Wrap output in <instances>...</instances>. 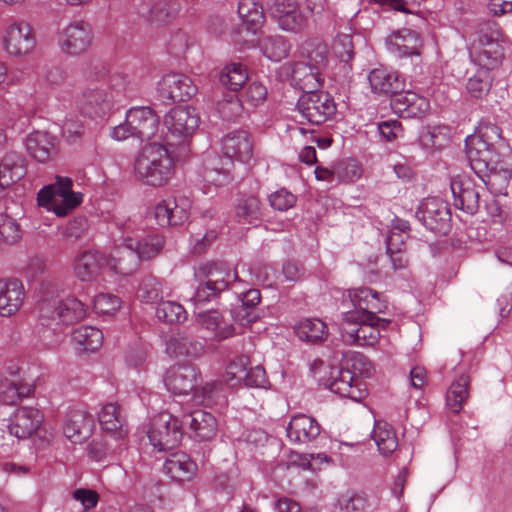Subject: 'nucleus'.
Instances as JSON below:
<instances>
[{"instance_id":"obj_1","label":"nucleus","mask_w":512,"mask_h":512,"mask_svg":"<svg viewBox=\"0 0 512 512\" xmlns=\"http://www.w3.org/2000/svg\"><path fill=\"white\" fill-rule=\"evenodd\" d=\"M471 169L495 195L506 194L512 177V151L498 152L486 130H475L465 139Z\"/></svg>"},{"instance_id":"obj_2","label":"nucleus","mask_w":512,"mask_h":512,"mask_svg":"<svg viewBox=\"0 0 512 512\" xmlns=\"http://www.w3.org/2000/svg\"><path fill=\"white\" fill-rule=\"evenodd\" d=\"M38 318L43 326L61 330L63 327L83 320L87 314L86 305L75 297L60 299L59 287L52 281L40 286Z\"/></svg>"},{"instance_id":"obj_3","label":"nucleus","mask_w":512,"mask_h":512,"mask_svg":"<svg viewBox=\"0 0 512 512\" xmlns=\"http://www.w3.org/2000/svg\"><path fill=\"white\" fill-rule=\"evenodd\" d=\"M224 157L209 155L205 160L204 178L208 183L222 186L232 180L233 158L248 162L253 155V143L247 130H232L221 141Z\"/></svg>"},{"instance_id":"obj_4","label":"nucleus","mask_w":512,"mask_h":512,"mask_svg":"<svg viewBox=\"0 0 512 512\" xmlns=\"http://www.w3.org/2000/svg\"><path fill=\"white\" fill-rule=\"evenodd\" d=\"M162 132L163 130H157L153 134L134 161L135 176L153 187L166 185L175 170L174 156L168 150L163 151Z\"/></svg>"},{"instance_id":"obj_5","label":"nucleus","mask_w":512,"mask_h":512,"mask_svg":"<svg viewBox=\"0 0 512 512\" xmlns=\"http://www.w3.org/2000/svg\"><path fill=\"white\" fill-rule=\"evenodd\" d=\"M72 188L71 178L57 175L54 183L44 186L38 192V205L58 217H65L83 202V194L73 191Z\"/></svg>"},{"instance_id":"obj_6","label":"nucleus","mask_w":512,"mask_h":512,"mask_svg":"<svg viewBox=\"0 0 512 512\" xmlns=\"http://www.w3.org/2000/svg\"><path fill=\"white\" fill-rule=\"evenodd\" d=\"M0 45L10 58L21 59L31 55L37 45V34L25 19H8L0 31Z\"/></svg>"},{"instance_id":"obj_7","label":"nucleus","mask_w":512,"mask_h":512,"mask_svg":"<svg viewBox=\"0 0 512 512\" xmlns=\"http://www.w3.org/2000/svg\"><path fill=\"white\" fill-rule=\"evenodd\" d=\"M390 322L377 315L374 320H366L357 314H343L340 325L342 340L349 345L374 346L380 339V330H385Z\"/></svg>"},{"instance_id":"obj_8","label":"nucleus","mask_w":512,"mask_h":512,"mask_svg":"<svg viewBox=\"0 0 512 512\" xmlns=\"http://www.w3.org/2000/svg\"><path fill=\"white\" fill-rule=\"evenodd\" d=\"M502 37L497 23H485L480 29L477 39L470 45L471 60L478 66L497 67L503 57V49L500 44Z\"/></svg>"},{"instance_id":"obj_9","label":"nucleus","mask_w":512,"mask_h":512,"mask_svg":"<svg viewBox=\"0 0 512 512\" xmlns=\"http://www.w3.org/2000/svg\"><path fill=\"white\" fill-rule=\"evenodd\" d=\"M164 246V238L158 234L142 235L132 250L118 251L112 254L114 265L120 274L128 275L138 266L139 261L149 260L160 253Z\"/></svg>"},{"instance_id":"obj_10","label":"nucleus","mask_w":512,"mask_h":512,"mask_svg":"<svg viewBox=\"0 0 512 512\" xmlns=\"http://www.w3.org/2000/svg\"><path fill=\"white\" fill-rule=\"evenodd\" d=\"M183 437L182 426L177 417L161 412L152 419L148 438L158 451H167L179 445Z\"/></svg>"},{"instance_id":"obj_11","label":"nucleus","mask_w":512,"mask_h":512,"mask_svg":"<svg viewBox=\"0 0 512 512\" xmlns=\"http://www.w3.org/2000/svg\"><path fill=\"white\" fill-rule=\"evenodd\" d=\"M93 39L92 27L83 20L72 21L57 33V45L68 56H79L88 51Z\"/></svg>"},{"instance_id":"obj_12","label":"nucleus","mask_w":512,"mask_h":512,"mask_svg":"<svg viewBox=\"0 0 512 512\" xmlns=\"http://www.w3.org/2000/svg\"><path fill=\"white\" fill-rule=\"evenodd\" d=\"M113 262L112 251L107 256L99 250H86L75 256L72 263L73 274L81 282L97 281L107 267L120 274Z\"/></svg>"},{"instance_id":"obj_13","label":"nucleus","mask_w":512,"mask_h":512,"mask_svg":"<svg viewBox=\"0 0 512 512\" xmlns=\"http://www.w3.org/2000/svg\"><path fill=\"white\" fill-rule=\"evenodd\" d=\"M301 118L309 124L321 125L336 111L333 98L326 92L303 93L297 103Z\"/></svg>"},{"instance_id":"obj_14","label":"nucleus","mask_w":512,"mask_h":512,"mask_svg":"<svg viewBox=\"0 0 512 512\" xmlns=\"http://www.w3.org/2000/svg\"><path fill=\"white\" fill-rule=\"evenodd\" d=\"M201 381V373L193 365H175L170 367L164 376L166 388L175 395H188L193 393L198 398L197 387Z\"/></svg>"},{"instance_id":"obj_15","label":"nucleus","mask_w":512,"mask_h":512,"mask_svg":"<svg viewBox=\"0 0 512 512\" xmlns=\"http://www.w3.org/2000/svg\"><path fill=\"white\" fill-rule=\"evenodd\" d=\"M237 278V273H232L226 266L215 265L210 267L206 281L196 288L192 301L195 304L210 302L225 291L229 284Z\"/></svg>"},{"instance_id":"obj_16","label":"nucleus","mask_w":512,"mask_h":512,"mask_svg":"<svg viewBox=\"0 0 512 512\" xmlns=\"http://www.w3.org/2000/svg\"><path fill=\"white\" fill-rule=\"evenodd\" d=\"M268 12L287 32H299L307 25V18L299 8L297 0H269Z\"/></svg>"},{"instance_id":"obj_17","label":"nucleus","mask_w":512,"mask_h":512,"mask_svg":"<svg viewBox=\"0 0 512 512\" xmlns=\"http://www.w3.org/2000/svg\"><path fill=\"white\" fill-rule=\"evenodd\" d=\"M450 210L441 198L425 199L416 211V218L429 230L446 233L450 226Z\"/></svg>"},{"instance_id":"obj_18","label":"nucleus","mask_w":512,"mask_h":512,"mask_svg":"<svg viewBox=\"0 0 512 512\" xmlns=\"http://www.w3.org/2000/svg\"><path fill=\"white\" fill-rule=\"evenodd\" d=\"M349 297L354 310L348 311L345 314H357V316L364 317L366 320H374L375 315L385 313L388 308L386 299L368 287H360L349 291Z\"/></svg>"},{"instance_id":"obj_19","label":"nucleus","mask_w":512,"mask_h":512,"mask_svg":"<svg viewBox=\"0 0 512 512\" xmlns=\"http://www.w3.org/2000/svg\"><path fill=\"white\" fill-rule=\"evenodd\" d=\"M144 233L141 217L116 218L111 231L112 254L116 250H132Z\"/></svg>"},{"instance_id":"obj_20","label":"nucleus","mask_w":512,"mask_h":512,"mask_svg":"<svg viewBox=\"0 0 512 512\" xmlns=\"http://www.w3.org/2000/svg\"><path fill=\"white\" fill-rule=\"evenodd\" d=\"M196 92L192 80L181 73H169L158 83V93L162 101H186Z\"/></svg>"},{"instance_id":"obj_21","label":"nucleus","mask_w":512,"mask_h":512,"mask_svg":"<svg viewBox=\"0 0 512 512\" xmlns=\"http://www.w3.org/2000/svg\"><path fill=\"white\" fill-rule=\"evenodd\" d=\"M153 214L161 227L183 225L189 218V203L185 198L163 200L154 207Z\"/></svg>"},{"instance_id":"obj_22","label":"nucleus","mask_w":512,"mask_h":512,"mask_svg":"<svg viewBox=\"0 0 512 512\" xmlns=\"http://www.w3.org/2000/svg\"><path fill=\"white\" fill-rule=\"evenodd\" d=\"M77 104L83 115L89 118H102L111 109L113 101L105 89L95 86L84 89Z\"/></svg>"},{"instance_id":"obj_23","label":"nucleus","mask_w":512,"mask_h":512,"mask_svg":"<svg viewBox=\"0 0 512 512\" xmlns=\"http://www.w3.org/2000/svg\"><path fill=\"white\" fill-rule=\"evenodd\" d=\"M58 141L48 130H32L25 138L28 154L41 163H46L57 154Z\"/></svg>"},{"instance_id":"obj_24","label":"nucleus","mask_w":512,"mask_h":512,"mask_svg":"<svg viewBox=\"0 0 512 512\" xmlns=\"http://www.w3.org/2000/svg\"><path fill=\"white\" fill-rule=\"evenodd\" d=\"M43 420L44 416L40 410L21 407L10 420L9 433L17 439H28L40 428Z\"/></svg>"},{"instance_id":"obj_25","label":"nucleus","mask_w":512,"mask_h":512,"mask_svg":"<svg viewBox=\"0 0 512 512\" xmlns=\"http://www.w3.org/2000/svg\"><path fill=\"white\" fill-rule=\"evenodd\" d=\"M321 433V425L312 416L297 414L291 417L286 435L291 443L308 444L318 438Z\"/></svg>"},{"instance_id":"obj_26","label":"nucleus","mask_w":512,"mask_h":512,"mask_svg":"<svg viewBox=\"0 0 512 512\" xmlns=\"http://www.w3.org/2000/svg\"><path fill=\"white\" fill-rule=\"evenodd\" d=\"M94 428L93 416L85 410H71L64 421L63 433L72 443H82Z\"/></svg>"},{"instance_id":"obj_27","label":"nucleus","mask_w":512,"mask_h":512,"mask_svg":"<svg viewBox=\"0 0 512 512\" xmlns=\"http://www.w3.org/2000/svg\"><path fill=\"white\" fill-rule=\"evenodd\" d=\"M387 49L398 57L420 55L422 41L420 35L410 29H401L390 33L385 40Z\"/></svg>"},{"instance_id":"obj_28","label":"nucleus","mask_w":512,"mask_h":512,"mask_svg":"<svg viewBox=\"0 0 512 512\" xmlns=\"http://www.w3.org/2000/svg\"><path fill=\"white\" fill-rule=\"evenodd\" d=\"M391 106L401 118H422L430 110L429 100L413 91L399 93L392 100Z\"/></svg>"},{"instance_id":"obj_29","label":"nucleus","mask_w":512,"mask_h":512,"mask_svg":"<svg viewBox=\"0 0 512 512\" xmlns=\"http://www.w3.org/2000/svg\"><path fill=\"white\" fill-rule=\"evenodd\" d=\"M371 92L376 95H398L404 88V80L398 72L380 67L368 74Z\"/></svg>"},{"instance_id":"obj_30","label":"nucleus","mask_w":512,"mask_h":512,"mask_svg":"<svg viewBox=\"0 0 512 512\" xmlns=\"http://www.w3.org/2000/svg\"><path fill=\"white\" fill-rule=\"evenodd\" d=\"M329 389L333 393L355 402H360L367 394L363 381L349 369L338 371V376L330 382Z\"/></svg>"},{"instance_id":"obj_31","label":"nucleus","mask_w":512,"mask_h":512,"mask_svg":"<svg viewBox=\"0 0 512 512\" xmlns=\"http://www.w3.org/2000/svg\"><path fill=\"white\" fill-rule=\"evenodd\" d=\"M166 351L174 358L196 360L204 355L205 345L190 334L178 333L167 341Z\"/></svg>"},{"instance_id":"obj_32","label":"nucleus","mask_w":512,"mask_h":512,"mask_svg":"<svg viewBox=\"0 0 512 512\" xmlns=\"http://www.w3.org/2000/svg\"><path fill=\"white\" fill-rule=\"evenodd\" d=\"M451 191L457 209L471 215L478 211L480 195L470 179H453L451 181Z\"/></svg>"},{"instance_id":"obj_33","label":"nucleus","mask_w":512,"mask_h":512,"mask_svg":"<svg viewBox=\"0 0 512 512\" xmlns=\"http://www.w3.org/2000/svg\"><path fill=\"white\" fill-rule=\"evenodd\" d=\"M25 299V291L20 280L0 279V314L10 316L16 313Z\"/></svg>"},{"instance_id":"obj_34","label":"nucleus","mask_w":512,"mask_h":512,"mask_svg":"<svg viewBox=\"0 0 512 512\" xmlns=\"http://www.w3.org/2000/svg\"><path fill=\"white\" fill-rule=\"evenodd\" d=\"M98 419L102 430L115 440L123 441L127 436L126 420L119 405L115 403L103 405Z\"/></svg>"},{"instance_id":"obj_35","label":"nucleus","mask_w":512,"mask_h":512,"mask_svg":"<svg viewBox=\"0 0 512 512\" xmlns=\"http://www.w3.org/2000/svg\"><path fill=\"white\" fill-rule=\"evenodd\" d=\"M289 75L293 83L304 93L317 92L318 88L322 87L324 82L320 69L304 62H297L290 65Z\"/></svg>"},{"instance_id":"obj_36","label":"nucleus","mask_w":512,"mask_h":512,"mask_svg":"<svg viewBox=\"0 0 512 512\" xmlns=\"http://www.w3.org/2000/svg\"><path fill=\"white\" fill-rule=\"evenodd\" d=\"M24 158L17 153H7L0 160V188H9L26 175Z\"/></svg>"},{"instance_id":"obj_37","label":"nucleus","mask_w":512,"mask_h":512,"mask_svg":"<svg viewBox=\"0 0 512 512\" xmlns=\"http://www.w3.org/2000/svg\"><path fill=\"white\" fill-rule=\"evenodd\" d=\"M197 323L203 329L210 332L217 341L225 340L235 334L234 326L230 323H225L221 314L217 311L199 313Z\"/></svg>"},{"instance_id":"obj_38","label":"nucleus","mask_w":512,"mask_h":512,"mask_svg":"<svg viewBox=\"0 0 512 512\" xmlns=\"http://www.w3.org/2000/svg\"><path fill=\"white\" fill-rule=\"evenodd\" d=\"M190 130H167L165 135H162L163 151L168 150L171 156H174V161L185 159L190 151L189 138Z\"/></svg>"},{"instance_id":"obj_39","label":"nucleus","mask_w":512,"mask_h":512,"mask_svg":"<svg viewBox=\"0 0 512 512\" xmlns=\"http://www.w3.org/2000/svg\"><path fill=\"white\" fill-rule=\"evenodd\" d=\"M164 471L176 481L190 480L196 473L197 466L186 454H173L163 465Z\"/></svg>"},{"instance_id":"obj_40","label":"nucleus","mask_w":512,"mask_h":512,"mask_svg":"<svg viewBox=\"0 0 512 512\" xmlns=\"http://www.w3.org/2000/svg\"><path fill=\"white\" fill-rule=\"evenodd\" d=\"M201 123L197 110L189 106H178L171 109L164 117L166 128H199Z\"/></svg>"},{"instance_id":"obj_41","label":"nucleus","mask_w":512,"mask_h":512,"mask_svg":"<svg viewBox=\"0 0 512 512\" xmlns=\"http://www.w3.org/2000/svg\"><path fill=\"white\" fill-rule=\"evenodd\" d=\"M190 429L194 437L206 441L212 439L217 432L216 418L203 410L193 411L190 415Z\"/></svg>"},{"instance_id":"obj_42","label":"nucleus","mask_w":512,"mask_h":512,"mask_svg":"<svg viewBox=\"0 0 512 512\" xmlns=\"http://www.w3.org/2000/svg\"><path fill=\"white\" fill-rule=\"evenodd\" d=\"M159 124V115L149 106L131 107L125 115L126 128H157Z\"/></svg>"},{"instance_id":"obj_43","label":"nucleus","mask_w":512,"mask_h":512,"mask_svg":"<svg viewBox=\"0 0 512 512\" xmlns=\"http://www.w3.org/2000/svg\"><path fill=\"white\" fill-rule=\"evenodd\" d=\"M295 332L300 340L308 343H320L328 336L327 325L318 318H306L299 321Z\"/></svg>"},{"instance_id":"obj_44","label":"nucleus","mask_w":512,"mask_h":512,"mask_svg":"<svg viewBox=\"0 0 512 512\" xmlns=\"http://www.w3.org/2000/svg\"><path fill=\"white\" fill-rule=\"evenodd\" d=\"M179 4L174 0H154L148 13L151 25L162 26L171 23L178 15Z\"/></svg>"},{"instance_id":"obj_45","label":"nucleus","mask_w":512,"mask_h":512,"mask_svg":"<svg viewBox=\"0 0 512 512\" xmlns=\"http://www.w3.org/2000/svg\"><path fill=\"white\" fill-rule=\"evenodd\" d=\"M470 378L460 374L449 386L446 393V404L453 413H459L469 397Z\"/></svg>"},{"instance_id":"obj_46","label":"nucleus","mask_w":512,"mask_h":512,"mask_svg":"<svg viewBox=\"0 0 512 512\" xmlns=\"http://www.w3.org/2000/svg\"><path fill=\"white\" fill-rule=\"evenodd\" d=\"M34 389L21 381L3 379L0 381V401L5 405H16L22 399L29 397Z\"/></svg>"},{"instance_id":"obj_47","label":"nucleus","mask_w":512,"mask_h":512,"mask_svg":"<svg viewBox=\"0 0 512 512\" xmlns=\"http://www.w3.org/2000/svg\"><path fill=\"white\" fill-rule=\"evenodd\" d=\"M263 55L271 61L279 62L285 59L290 52V44L281 35H266L259 41Z\"/></svg>"},{"instance_id":"obj_48","label":"nucleus","mask_w":512,"mask_h":512,"mask_svg":"<svg viewBox=\"0 0 512 512\" xmlns=\"http://www.w3.org/2000/svg\"><path fill=\"white\" fill-rule=\"evenodd\" d=\"M238 14L246 28L253 33L264 23L263 7L256 0H240Z\"/></svg>"},{"instance_id":"obj_49","label":"nucleus","mask_w":512,"mask_h":512,"mask_svg":"<svg viewBox=\"0 0 512 512\" xmlns=\"http://www.w3.org/2000/svg\"><path fill=\"white\" fill-rule=\"evenodd\" d=\"M72 340L81 352L95 351L102 345L103 333L96 327L81 326L74 330Z\"/></svg>"},{"instance_id":"obj_50","label":"nucleus","mask_w":512,"mask_h":512,"mask_svg":"<svg viewBox=\"0 0 512 512\" xmlns=\"http://www.w3.org/2000/svg\"><path fill=\"white\" fill-rule=\"evenodd\" d=\"M372 436L379 452L385 456L392 454L398 447L396 432L393 427L386 422H376Z\"/></svg>"},{"instance_id":"obj_51","label":"nucleus","mask_w":512,"mask_h":512,"mask_svg":"<svg viewBox=\"0 0 512 512\" xmlns=\"http://www.w3.org/2000/svg\"><path fill=\"white\" fill-rule=\"evenodd\" d=\"M219 79L223 86L236 92L248 80V71L241 63H230L222 69Z\"/></svg>"},{"instance_id":"obj_52","label":"nucleus","mask_w":512,"mask_h":512,"mask_svg":"<svg viewBox=\"0 0 512 512\" xmlns=\"http://www.w3.org/2000/svg\"><path fill=\"white\" fill-rule=\"evenodd\" d=\"M386 248L394 270L407 268L408 259L405 255V243L401 233L391 232L387 237Z\"/></svg>"},{"instance_id":"obj_53","label":"nucleus","mask_w":512,"mask_h":512,"mask_svg":"<svg viewBox=\"0 0 512 512\" xmlns=\"http://www.w3.org/2000/svg\"><path fill=\"white\" fill-rule=\"evenodd\" d=\"M262 216L261 202L258 197L250 195L239 199L236 206V217L243 224H252Z\"/></svg>"},{"instance_id":"obj_54","label":"nucleus","mask_w":512,"mask_h":512,"mask_svg":"<svg viewBox=\"0 0 512 512\" xmlns=\"http://www.w3.org/2000/svg\"><path fill=\"white\" fill-rule=\"evenodd\" d=\"M492 69L479 66L477 72L468 78L466 89L472 97L481 98L489 92L493 81Z\"/></svg>"},{"instance_id":"obj_55","label":"nucleus","mask_w":512,"mask_h":512,"mask_svg":"<svg viewBox=\"0 0 512 512\" xmlns=\"http://www.w3.org/2000/svg\"><path fill=\"white\" fill-rule=\"evenodd\" d=\"M302 56L307 59L308 64L321 69L328 61V46L320 39H309L302 46Z\"/></svg>"},{"instance_id":"obj_56","label":"nucleus","mask_w":512,"mask_h":512,"mask_svg":"<svg viewBox=\"0 0 512 512\" xmlns=\"http://www.w3.org/2000/svg\"><path fill=\"white\" fill-rule=\"evenodd\" d=\"M159 320L166 323H180L186 320L187 314L183 306L174 301H162L156 308Z\"/></svg>"},{"instance_id":"obj_57","label":"nucleus","mask_w":512,"mask_h":512,"mask_svg":"<svg viewBox=\"0 0 512 512\" xmlns=\"http://www.w3.org/2000/svg\"><path fill=\"white\" fill-rule=\"evenodd\" d=\"M21 239V229L15 219L7 214H0V241L13 245Z\"/></svg>"},{"instance_id":"obj_58","label":"nucleus","mask_w":512,"mask_h":512,"mask_svg":"<svg viewBox=\"0 0 512 512\" xmlns=\"http://www.w3.org/2000/svg\"><path fill=\"white\" fill-rule=\"evenodd\" d=\"M362 175V167L355 159H343L336 162V177L343 182H355Z\"/></svg>"},{"instance_id":"obj_59","label":"nucleus","mask_w":512,"mask_h":512,"mask_svg":"<svg viewBox=\"0 0 512 512\" xmlns=\"http://www.w3.org/2000/svg\"><path fill=\"white\" fill-rule=\"evenodd\" d=\"M332 50L336 57L343 62H349L354 56V45L349 33H338L332 44Z\"/></svg>"},{"instance_id":"obj_60","label":"nucleus","mask_w":512,"mask_h":512,"mask_svg":"<svg viewBox=\"0 0 512 512\" xmlns=\"http://www.w3.org/2000/svg\"><path fill=\"white\" fill-rule=\"evenodd\" d=\"M121 299L112 294L100 293L94 298L93 308L98 314L113 315L121 307Z\"/></svg>"},{"instance_id":"obj_61","label":"nucleus","mask_w":512,"mask_h":512,"mask_svg":"<svg viewBox=\"0 0 512 512\" xmlns=\"http://www.w3.org/2000/svg\"><path fill=\"white\" fill-rule=\"evenodd\" d=\"M248 359L244 356H241L233 361H231L225 371V380L232 385L240 383L244 381L246 375Z\"/></svg>"},{"instance_id":"obj_62","label":"nucleus","mask_w":512,"mask_h":512,"mask_svg":"<svg viewBox=\"0 0 512 512\" xmlns=\"http://www.w3.org/2000/svg\"><path fill=\"white\" fill-rule=\"evenodd\" d=\"M139 297L146 303H155L162 298L161 283L155 278H146L141 283Z\"/></svg>"},{"instance_id":"obj_63","label":"nucleus","mask_w":512,"mask_h":512,"mask_svg":"<svg viewBox=\"0 0 512 512\" xmlns=\"http://www.w3.org/2000/svg\"><path fill=\"white\" fill-rule=\"evenodd\" d=\"M123 443L118 447H113L108 439L93 440L87 447L88 455L95 461L104 460L110 453L115 452L116 449H121Z\"/></svg>"},{"instance_id":"obj_64","label":"nucleus","mask_w":512,"mask_h":512,"mask_svg":"<svg viewBox=\"0 0 512 512\" xmlns=\"http://www.w3.org/2000/svg\"><path fill=\"white\" fill-rule=\"evenodd\" d=\"M109 71L106 65L100 61L87 64L82 71L83 79L91 84L100 83L106 80Z\"/></svg>"}]
</instances>
